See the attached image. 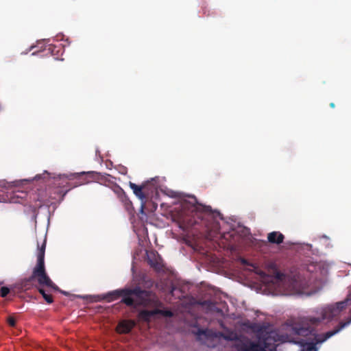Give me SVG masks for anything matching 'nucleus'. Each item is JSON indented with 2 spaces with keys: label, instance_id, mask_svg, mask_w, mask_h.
<instances>
[{
  "label": "nucleus",
  "instance_id": "nucleus-16",
  "mask_svg": "<svg viewBox=\"0 0 351 351\" xmlns=\"http://www.w3.org/2000/svg\"><path fill=\"white\" fill-rule=\"evenodd\" d=\"M350 323H351V317L350 319H348V320H347L345 322H340L339 326L337 328H335L334 330L327 332L326 337L323 339L322 341L327 340L329 338H330L331 337H332L333 335L337 334L339 331H341L346 326H348Z\"/></svg>",
  "mask_w": 351,
  "mask_h": 351
},
{
  "label": "nucleus",
  "instance_id": "nucleus-9",
  "mask_svg": "<svg viewBox=\"0 0 351 351\" xmlns=\"http://www.w3.org/2000/svg\"><path fill=\"white\" fill-rule=\"evenodd\" d=\"M82 173H84V175L82 176L80 179H75L73 180V185L70 186V188H75L78 186L88 184L91 182H95L100 180V174L95 171H82Z\"/></svg>",
  "mask_w": 351,
  "mask_h": 351
},
{
  "label": "nucleus",
  "instance_id": "nucleus-23",
  "mask_svg": "<svg viewBox=\"0 0 351 351\" xmlns=\"http://www.w3.org/2000/svg\"><path fill=\"white\" fill-rule=\"evenodd\" d=\"M330 106L332 108H335V104H334V103H332H332H330Z\"/></svg>",
  "mask_w": 351,
  "mask_h": 351
},
{
  "label": "nucleus",
  "instance_id": "nucleus-8",
  "mask_svg": "<svg viewBox=\"0 0 351 351\" xmlns=\"http://www.w3.org/2000/svg\"><path fill=\"white\" fill-rule=\"evenodd\" d=\"M130 189L133 191L134 195L141 200V211L143 213L145 208L148 196V184L137 185L132 182H129Z\"/></svg>",
  "mask_w": 351,
  "mask_h": 351
},
{
  "label": "nucleus",
  "instance_id": "nucleus-10",
  "mask_svg": "<svg viewBox=\"0 0 351 351\" xmlns=\"http://www.w3.org/2000/svg\"><path fill=\"white\" fill-rule=\"evenodd\" d=\"M156 315H162L166 317H171L173 313L171 311L168 310H160L155 308L154 310L148 311V310H142L138 313V317L143 321L149 322L151 317Z\"/></svg>",
  "mask_w": 351,
  "mask_h": 351
},
{
  "label": "nucleus",
  "instance_id": "nucleus-24",
  "mask_svg": "<svg viewBox=\"0 0 351 351\" xmlns=\"http://www.w3.org/2000/svg\"><path fill=\"white\" fill-rule=\"evenodd\" d=\"M62 293H63L64 295H68V293L66 292V291H60Z\"/></svg>",
  "mask_w": 351,
  "mask_h": 351
},
{
  "label": "nucleus",
  "instance_id": "nucleus-15",
  "mask_svg": "<svg viewBox=\"0 0 351 351\" xmlns=\"http://www.w3.org/2000/svg\"><path fill=\"white\" fill-rule=\"evenodd\" d=\"M284 235L280 232H271L268 234L267 239L271 243L280 244L283 242Z\"/></svg>",
  "mask_w": 351,
  "mask_h": 351
},
{
  "label": "nucleus",
  "instance_id": "nucleus-26",
  "mask_svg": "<svg viewBox=\"0 0 351 351\" xmlns=\"http://www.w3.org/2000/svg\"><path fill=\"white\" fill-rule=\"evenodd\" d=\"M154 208L156 209L157 208V205H154Z\"/></svg>",
  "mask_w": 351,
  "mask_h": 351
},
{
  "label": "nucleus",
  "instance_id": "nucleus-11",
  "mask_svg": "<svg viewBox=\"0 0 351 351\" xmlns=\"http://www.w3.org/2000/svg\"><path fill=\"white\" fill-rule=\"evenodd\" d=\"M197 336V339L198 340H202V337H204L206 339H209L212 338H217V337H223V339L226 340H229L230 338L224 335L223 332H215L211 329L206 328V329H201L199 328L197 332L195 333Z\"/></svg>",
  "mask_w": 351,
  "mask_h": 351
},
{
  "label": "nucleus",
  "instance_id": "nucleus-14",
  "mask_svg": "<svg viewBox=\"0 0 351 351\" xmlns=\"http://www.w3.org/2000/svg\"><path fill=\"white\" fill-rule=\"evenodd\" d=\"M134 326L133 321H123L118 324L117 332L119 333H129Z\"/></svg>",
  "mask_w": 351,
  "mask_h": 351
},
{
  "label": "nucleus",
  "instance_id": "nucleus-18",
  "mask_svg": "<svg viewBox=\"0 0 351 351\" xmlns=\"http://www.w3.org/2000/svg\"><path fill=\"white\" fill-rule=\"evenodd\" d=\"M10 293V289L7 287H2L0 289V294L2 298H5Z\"/></svg>",
  "mask_w": 351,
  "mask_h": 351
},
{
  "label": "nucleus",
  "instance_id": "nucleus-4",
  "mask_svg": "<svg viewBox=\"0 0 351 351\" xmlns=\"http://www.w3.org/2000/svg\"><path fill=\"white\" fill-rule=\"evenodd\" d=\"M132 296H135L136 298L134 306L139 305L156 308L163 306L155 293L151 291L143 290L139 287L133 289Z\"/></svg>",
  "mask_w": 351,
  "mask_h": 351
},
{
  "label": "nucleus",
  "instance_id": "nucleus-2",
  "mask_svg": "<svg viewBox=\"0 0 351 351\" xmlns=\"http://www.w3.org/2000/svg\"><path fill=\"white\" fill-rule=\"evenodd\" d=\"M46 247V240L41 246L38 245V254L37 263L32 275L27 279H25L21 284V286L25 289H28L29 286L33 284L34 281L38 282L36 286L38 292L42 295L45 300L48 304H51L53 302L52 295L49 293V290H45L43 287H47L49 289L54 291H60L59 287L51 280L47 275L45 267V252Z\"/></svg>",
  "mask_w": 351,
  "mask_h": 351
},
{
  "label": "nucleus",
  "instance_id": "nucleus-13",
  "mask_svg": "<svg viewBox=\"0 0 351 351\" xmlns=\"http://www.w3.org/2000/svg\"><path fill=\"white\" fill-rule=\"evenodd\" d=\"M109 187L111 189V190L115 193V195L117 196L118 199L125 204H127V202L129 201L125 191L123 189L117 184L116 183H112Z\"/></svg>",
  "mask_w": 351,
  "mask_h": 351
},
{
  "label": "nucleus",
  "instance_id": "nucleus-5",
  "mask_svg": "<svg viewBox=\"0 0 351 351\" xmlns=\"http://www.w3.org/2000/svg\"><path fill=\"white\" fill-rule=\"evenodd\" d=\"M303 317H301L298 318V320L290 321L289 326L291 327V330L295 335L304 337H306L309 335L313 336V341L305 342V343H302V351H317L318 348H317L316 345L322 343L326 341V340H324V341H322V340L326 337V335L327 334V332L324 333V334H317L315 327L317 326V325H313L311 324H308V326L312 328L313 329V332H312L311 333H310L307 335H302L298 334L296 332V330L294 329V327H295V326L300 324Z\"/></svg>",
  "mask_w": 351,
  "mask_h": 351
},
{
  "label": "nucleus",
  "instance_id": "nucleus-1",
  "mask_svg": "<svg viewBox=\"0 0 351 351\" xmlns=\"http://www.w3.org/2000/svg\"><path fill=\"white\" fill-rule=\"evenodd\" d=\"M180 210L178 213L179 227L184 231L200 226L208 230L217 229V218L222 219L221 214L216 210H213L210 206L198 203L195 196L191 197L190 200L182 202Z\"/></svg>",
  "mask_w": 351,
  "mask_h": 351
},
{
  "label": "nucleus",
  "instance_id": "nucleus-25",
  "mask_svg": "<svg viewBox=\"0 0 351 351\" xmlns=\"http://www.w3.org/2000/svg\"><path fill=\"white\" fill-rule=\"evenodd\" d=\"M243 264H246L247 261L245 259H243L241 261Z\"/></svg>",
  "mask_w": 351,
  "mask_h": 351
},
{
  "label": "nucleus",
  "instance_id": "nucleus-21",
  "mask_svg": "<svg viewBox=\"0 0 351 351\" xmlns=\"http://www.w3.org/2000/svg\"><path fill=\"white\" fill-rule=\"evenodd\" d=\"M18 194H16L15 195L17 197H19V198H25L27 195V193L24 191H18L17 192Z\"/></svg>",
  "mask_w": 351,
  "mask_h": 351
},
{
  "label": "nucleus",
  "instance_id": "nucleus-7",
  "mask_svg": "<svg viewBox=\"0 0 351 351\" xmlns=\"http://www.w3.org/2000/svg\"><path fill=\"white\" fill-rule=\"evenodd\" d=\"M84 173H74L69 174L58 175L57 177H53V184L56 188L60 189L58 193L64 196L72 188L73 180L75 179H80Z\"/></svg>",
  "mask_w": 351,
  "mask_h": 351
},
{
  "label": "nucleus",
  "instance_id": "nucleus-20",
  "mask_svg": "<svg viewBox=\"0 0 351 351\" xmlns=\"http://www.w3.org/2000/svg\"><path fill=\"white\" fill-rule=\"evenodd\" d=\"M49 175H50L49 173H48L47 171H45L43 174H38V175H36L34 177V180H38L43 178V177L44 178H45L46 176H49Z\"/></svg>",
  "mask_w": 351,
  "mask_h": 351
},
{
  "label": "nucleus",
  "instance_id": "nucleus-22",
  "mask_svg": "<svg viewBox=\"0 0 351 351\" xmlns=\"http://www.w3.org/2000/svg\"><path fill=\"white\" fill-rule=\"evenodd\" d=\"M268 337H265L263 340V343L265 345V347L267 346V344H269V342H267Z\"/></svg>",
  "mask_w": 351,
  "mask_h": 351
},
{
  "label": "nucleus",
  "instance_id": "nucleus-12",
  "mask_svg": "<svg viewBox=\"0 0 351 351\" xmlns=\"http://www.w3.org/2000/svg\"><path fill=\"white\" fill-rule=\"evenodd\" d=\"M147 263L156 271H160L163 269L164 265L162 258L158 254L150 252L147 254Z\"/></svg>",
  "mask_w": 351,
  "mask_h": 351
},
{
  "label": "nucleus",
  "instance_id": "nucleus-19",
  "mask_svg": "<svg viewBox=\"0 0 351 351\" xmlns=\"http://www.w3.org/2000/svg\"><path fill=\"white\" fill-rule=\"evenodd\" d=\"M7 322L8 324L12 327H14L16 325V319L12 316L8 317L7 319Z\"/></svg>",
  "mask_w": 351,
  "mask_h": 351
},
{
  "label": "nucleus",
  "instance_id": "nucleus-3",
  "mask_svg": "<svg viewBox=\"0 0 351 351\" xmlns=\"http://www.w3.org/2000/svg\"><path fill=\"white\" fill-rule=\"evenodd\" d=\"M349 300V298H347L343 301L337 302L335 305H328L321 308L319 312H317L318 316H304L300 324L295 326L294 329L298 334L302 335L311 333L313 332V329L308 327V324L319 325L324 319H332L346 308Z\"/></svg>",
  "mask_w": 351,
  "mask_h": 351
},
{
  "label": "nucleus",
  "instance_id": "nucleus-6",
  "mask_svg": "<svg viewBox=\"0 0 351 351\" xmlns=\"http://www.w3.org/2000/svg\"><path fill=\"white\" fill-rule=\"evenodd\" d=\"M133 289H122L110 291L103 295H97L95 301L106 300L108 302H112L120 297H122L121 302L128 306H134L135 300L132 298Z\"/></svg>",
  "mask_w": 351,
  "mask_h": 351
},
{
  "label": "nucleus",
  "instance_id": "nucleus-17",
  "mask_svg": "<svg viewBox=\"0 0 351 351\" xmlns=\"http://www.w3.org/2000/svg\"><path fill=\"white\" fill-rule=\"evenodd\" d=\"M243 350V351H265L262 345L252 341L245 344Z\"/></svg>",
  "mask_w": 351,
  "mask_h": 351
}]
</instances>
